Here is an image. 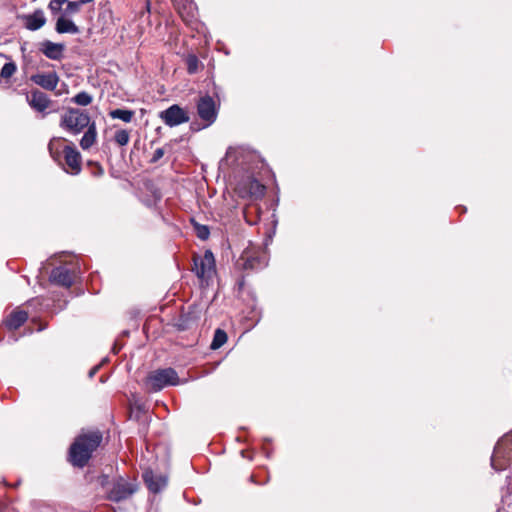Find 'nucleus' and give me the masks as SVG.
Segmentation results:
<instances>
[{"label":"nucleus","instance_id":"1","mask_svg":"<svg viewBox=\"0 0 512 512\" xmlns=\"http://www.w3.org/2000/svg\"><path fill=\"white\" fill-rule=\"evenodd\" d=\"M100 431H89L78 435L70 447L69 458L72 465L83 468L92 456V453L102 442Z\"/></svg>","mask_w":512,"mask_h":512},{"label":"nucleus","instance_id":"2","mask_svg":"<svg viewBox=\"0 0 512 512\" xmlns=\"http://www.w3.org/2000/svg\"><path fill=\"white\" fill-rule=\"evenodd\" d=\"M92 122L86 111L69 108L61 117L60 127L73 135H78L92 125Z\"/></svg>","mask_w":512,"mask_h":512},{"label":"nucleus","instance_id":"3","mask_svg":"<svg viewBox=\"0 0 512 512\" xmlns=\"http://www.w3.org/2000/svg\"><path fill=\"white\" fill-rule=\"evenodd\" d=\"M179 383L180 379L173 368L152 371L145 380L147 390L153 392L160 391L167 386H176Z\"/></svg>","mask_w":512,"mask_h":512},{"label":"nucleus","instance_id":"4","mask_svg":"<svg viewBox=\"0 0 512 512\" xmlns=\"http://www.w3.org/2000/svg\"><path fill=\"white\" fill-rule=\"evenodd\" d=\"M512 456V430L505 434L495 445L491 456V466L496 471L506 469Z\"/></svg>","mask_w":512,"mask_h":512},{"label":"nucleus","instance_id":"5","mask_svg":"<svg viewBox=\"0 0 512 512\" xmlns=\"http://www.w3.org/2000/svg\"><path fill=\"white\" fill-rule=\"evenodd\" d=\"M193 271L201 279L212 278L215 273V259L210 250H206L202 256L194 258Z\"/></svg>","mask_w":512,"mask_h":512},{"label":"nucleus","instance_id":"6","mask_svg":"<svg viewBox=\"0 0 512 512\" xmlns=\"http://www.w3.org/2000/svg\"><path fill=\"white\" fill-rule=\"evenodd\" d=\"M137 490V485L122 477L117 478L111 489L108 490V498L111 501L119 502L127 499Z\"/></svg>","mask_w":512,"mask_h":512},{"label":"nucleus","instance_id":"7","mask_svg":"<svg viewBox=\"0 0 512 512\" xmlns=\"http://www.w3.org/2000/svg\"><path fill=\"white\" fill-rule=\"evenodd\" d=\"M197 113L202 121L205 122L204 127H208L215 122L217 118V109L215 101L209 95L200 97L197 103Z\"/></svg>","mask_w":512,"mask_h":512},{"label":"nucleus","instance_id":"8","mask_svg":"<svg viewBox=\"0 0 512 512\" xmlns=\"http://www.w3.org/2000/svg\"><path fill=\"white\" fill-rule=\"evenodd\" d=\"M237 190L239 195L243 198L251 197L254 199H260L264 196L265 186L255 178L248 177L246 180L238 184Z\"/></svg>","mask_w":512,"mask_h":512},{"label":"nucleus","instance_id":"9","mask_svg":"<svg viewBox=\"0 0 512 512\" xmlns=\"http://www.w3.org/2000/svg\"><path fill=\"white\" fill-rule=\"evenodd\" d=\"M160 118L170 127L189 121L187 113L178 105H172L168 109L162 111L160 113Z\"/></svg>","mask_w":512,"mask_h":512},{"label":"nucleus","instance_id":"10","mask_svg":"<svg viewBox=\"0 0 512 512\" xmlns=\"http://www.w3.org/2000/svg\"><path fill=\"white\" fill-rule=\"evenodd\" d=\"M242 266L245 270H258L267 265V255L264 252L244 251L241 256Z\"/></svg>","mask_w":512,"mask_h":512},{"label":"nucleus","instance_id":"11","mask_svg":"<svg viewBox=\"0 0 512 512\" xmlns=\"http://www.w3.org/2000/svg\"><path fill=\"white\" fill-rule=\"evenodd\" d=\"M75 271L68 266H59L52 270L50 281L54 284L70 287L74 282Z\"/></svg>","mask_w":512,"mask_h":512},{"label":"nucleus","instance_id":"12","mask_svg":"<svg viewBox=\"0 0 512 512\" xmlns=\"http://www.w3.org/2000/svg\"><path fill=\"white\" fill-rule=\"evenodd\" d=\"M143 480L149 491L152 493H159L167 486L168 483L167 476L154 473L152 470H146L143 473Z\"/></svg>","mask_w":512,"mask_h":512},{"label":"nucleus","instance_id":"13","mask_svg":"<svg viewBox=\"0 0 512 512\" xmlns=\"http://www.w3.org/2000/svg\"><path fill=\"white\" fill-rule=\"evenodd\" d=\"M26 100L32 109L41 113L48 109L52 103L51 99L44 92L37 89L32 90L27 95Z\"/></svg>","mask_w":512,"mask_h":512},{"label":"nucleus","instance_id":"14","mask_svg":"<svg viewBox=\"0 0 512 512\" xmlns=\"http://www.w3.org/2000/svg\"><path fill=\"white\" fill-rule=\"evenodd\" d=\"M30 80L45 90L53 91L58 85L59 77L56 72L37 73Z\"/></svg>","mask_w":512,"mask_h":512},{"label":"nucleus","instance_id":"15","mask_svg":"<svg viewBox=\"0 0 512 512\" xmlns=\"http://www.w3.org/2000/svg\"><path fill=\"white\" fill-rule=\"evenodd\" d=\"M66 165L70 168L72 174H78L81 171V155L72 145H66L63 149Z\"/></svg>","mask_w":512,"mask_h":512},{"label":"nucleus","instance_id":"16","mask_svg":"<svg viewBox=\"0 0 512 512\" xmlns=\"http://www.w3.org/2000/svg\"><path fill=\"white\" fill-rule=\"evenodd\" d=\"M23 19L25 28L30 31H36L46 23L44 12L41 9L35 10L32 14L25 15Z\"/></svg>","mask_w":512,"mask_h":512},{"label":"nucleus","instance_id":"17","mask_svg":"<svg viewBox=\"0 0 512 512\" xmlns=\"http://www.w3.org/2000/svg\"><path fill=\"white\" fill-rule=\"evenodd\" d=\"M42 52L43 54L51 59V60H60L63 57V52L65 49L64 44L53 43L51 41H46L42 44Z\"/></svg>","mask_w":512,"mask_h":512},{"label":"nucleus","instance_id":"18","mask_svg":"<svg viewBox=\"0 0 512 512\" xmlns=\"http://www.w3.org/2000/svg\"><path fill=\"white\" fill-rule=\"evenodd\" d=\"M28 318L27 312L23 310H15L10 313L5 321V325L10 330L18 329Z\"/></svg>","mask_w":512,"mask_h":512},{"label":"nucleus","instance_id":"19","mask_svg":"<svg viewBox=\"0 0 512 512\" xmlns=\"http://www.w3.org/2000/svg\"><path fill=\"white\" fill-rule=\"evenodd\" d=\"M97 139V129H96V123L92 122V125H90L87 130L85 131L84 135L82 136L80 140V146L83 150H88L91 148Z\"/></svg>","mask_w":512,"mask_h":512},{"label":"nucleus","instance_id":"20","mask_svg":"<svg viewBox=\"0 0 512 512\" xmlns=\"http://www.w3.org/2000/svg\"><path fill=\"white\" fill-rule=\"evenodd\" d=\"M55 29L60 34H63V33L77 34V33H79L78 26H76L72 20H70L64 16H61L57 19Z\"/></svg>","mask_w":512,"mask_h":512},{"label":"nucleus","instance_id":"21","mask_svg":"<svg viewBox=\"0 0 512 512\" xmlns=\"http://www.w3.org/2000/svg\"><path fill=\"white\" fill-rule=\"evenodd\" d=\"M134 114V111L128 109H114L109 112L111 118L122 120L125 123H130Z\"/></svg>","mask_w":512,"mask_h":512},{"label":"nucleus","instance_id":"22","mask_svg":"<svg viewBox=\"0 0 512 512\" xmlns=\"http://www.w3.org/2000/svg\"><path fill=\"white\" fill-rule=\"evenodd\" d=\"M227 341V334L222 329H216L214 333V337L211 343L212 349H219L221 346H223Z\"/></svg>","mask_w":512,"mask_h":512},{"label":"nucleus","instance_id":"23","mask_svg":"<svg viewBox=\"0 0 512 512\" xmlns=\"http://www.w3.org/2000/svg\"><path fill=\"white\" fill-rule=\"evenodd\" d=\"M114 141L119 146H125L130 141V133L126 129H119L114 134Z\"/></svg>","mask_w":512,"mask_h":512},{"label":"nucleus","instance_id":"24","mask_svg":"<svg viewBox=\"0 0 512 512\" xmlns=\"http://www.w3.org/2000/svg\"><path fill=\"white\" fill-rule=\"evenodd\" d=\"M72 102L80 106H87L92 102V96L87 92L82 91L72 98Z\"/></svg>","mask_w":512,"mask_h":512},{"label":"nucleus","instance_id":"25","mask_svg":"<svg viewBox=\"0 0 512 512\" xmlns=\"http://www.w3.org/2000/svg\"><path fill=\"white\" fill-rule=\"evenodd\" d=\"M17 66L13 61L7 62L4 64V66L1 69L0 72V78L8 79L13 76V74L16 72Z\"/></svg>","mask_w":512,"mask_h":512},{"label":"nucleus","instance_id":"26","mask_svg":"<svg viewBox=\"0 0 512 512\" xmlns=\"http://www.w3.org/2000/svg\"><path fill=\"white\" fill-rule=\"evenodd\" d=\"M67 7L65 12L68 14H74L80 10V8L86 4V0H78V1H67Z\"/></svg>","mask_w":512,"mask_h":512},{"label":"nucleus","instance_id":"27","mask_svg":"<svg viewBox=\"0 0 512 512\" xmlns=\"http://www.w3.org/2000/svg\"><path fill=\"white\" fill-rule=\"evenodd\" d=\"M187 71L194 74L198 71L199 60L195 55H189L186 59Z\"/></svg>","mask_w":512,"mask_h":512},{"label":"nucleus","instance_id":"28","mask_svg":"<svg viewBox=\"0 0 512 512\" xmlns=\"http://www.w3.org/2000/svg\"><path fill=\"white\" fill-rule=\"evenodd\" d=\"M195 231L197 237L201 240H206L210 235L209 228L206 225L196 224Z\"/></svg>","mask_w":512,"mask_h":512},{"label":"nucleus","instance_id":"29","mask_svg":"<svg viewBox=\"0 0 512 512\" xmlns=\"http://www.w3.org/2000/svg\"><path fill=\"white\" fill-rule=\"evenodd\" d=\"M67 0H51L48 8L53 14H56L62 10L63 4H65Z\"/></svg>","mask_w":512,"mask_h":512},{"label":"nucleus","instance_id":"30","mask_svg":"<svg viewBox=\"0 0 512 512\" xmlns=\"http://www.w3.org/2000/svg\"><path fill=\"white\" fill-rule=\"evenodd\" d=\"M62 139L61 138H54L52 139L50 142H49V145H48V148H49V151H50V154L52 155V157L55 159V160H58L60 154L58 151H55L54 150V147L57 143H59Z\"/></svg>","mask_w":512,"mask_h":512},{"label":"nucleus","instance_id":"31","mask_svg":"<svg viewBox=\"0 0 512 512\" xmlns=\"http://www.w3.org/2000/svg\"><path fill=\"white\" fill-rule=\"evenodd\" d=\"M164 149L163 148H157L155 151H154V154L151 158V162L152 163H156L158 162L163 156H164Z\"/></svg>","mask_w":512,"mask_h":512},{"label":"nucleus","instance_id":"32","mask_svg":"<svg viewBox=\"0 0 512 512\" xmlns=\"http://www.w3.org/2000/svg\"><path fill=\"white\" fill-rule=\"evenodd\" d=\"M98 368H99V366H95L94 368H92L89 372V377H93L96 374V372L98 371Z\"/></svg>","mask_w":512,"mask_h":512},{"label":"nucleus","instance_id":"33","mask_svg":"<svg viewBox=\"0 0 512 512\" xmlns=\"http://www.w3.org/2000/svg\"><path fill=\"white\" fill-rule=\"evenodd\" d=\"M108 477L107 476H102L101 477V484L104 485L105 482L107 481Z\"/></svg>","mask_w":512,"mask_h":512},{"label":"nucleus","instance_id":"34","mask_svg":"<svg viewBox=\"0 0 512 512\" xmlns=\"http://www.w3.org/2000/svg\"><path fill=\"white\" fill-rule=\"evenodd\" d=\"M184 9L192 10V4H188V6L184 5Z\"/></svg>","mask_w":512,"mask_h":512},{"label":"nucleus","instance_id":"35","mask_svg":"<svg viewBox=\"0 0 512 512\" xmlns=\"http://www.w3.org/2000/svg\"><path fill=\"white\" fill-rule=\"evenodd\" d=\"M178 9H179V14H181L183 16V13H182L180 7H178Z\"/></svg>","mask_w":512,"mask_h":512},{"label":"nucleus","instance_id":"36","mask_svg":"<svg viewBox=\"0 0 512 512\" xmlns=\"http://www.w3.org/2000/svg\"><path fill=\"white\" fill-rule=\"evenodd\" d=\"M241 455L244 457L245 456V452L242 450L241 451Z\"/></svg>","mask_w":512,"mask_h":512}]
</instances>
